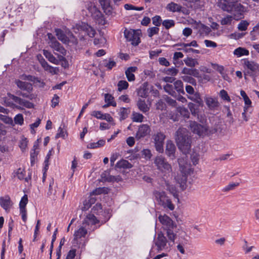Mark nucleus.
<instances>
[{"label": "nucleus", "instance_id": "c756f323", "mask_svg": "<svg viewBox=\"0 0 259 259\" xmlns=\"http://www.w3.org/2000/svg\"><path fill=\"white\" fill-rule=\"evenodd\" d=\"M130 113V110L129 108L124 107L120 108L118 111V114L120 116V120L121 121L125 119L128 117V115Z\"/></svg>", "mask_w": 259, "mask_h": 259}, {"label": "nucleus", "instance_id": "1a4fd4ad", "mask_svg": "<svg viewBox=\"0 0 259 259\" xmlns=\"http://www.w3.org/2000/svg\"><path fill=\"white\" fill-rule=\"evenodd\" d=\"M169 242H170L169 239L167 240L162 232L157 234V238L154 240L155 245L158 252L164 249H170L172 246H169Z\"/></svg>", "mask_w": 259, "mask_h": 259}, {"label": "nucleus", "instance_id": "e2e57ef3", "mask_svg": "<svg viewBox=\"0 0 259 259\" xmlns=\"http://www.w3.org/2000/svg\"><path fill=\"white\" fill-rule=\"evenodd\" d=\"M92 211L94 213L99 214L100 212H102V207L100 203H97L93 208Z\"/></svg>", "mask_w": 259, "mask_h": 259}, {"label": "nucleus", "instance_id": "5fc2aeb1", "mask_svg": "<svg viewBox=\"0 0 259 259\" xmlns=\"http://www.w3.org/2000/svg\"><path fill=\"white\" fill-rule=\"evenodd\" d=\"M159 29L158 27H153L149 28L147 30L148 36L152 37L154 35L157 34L159 32Z\"/></svg>", "mask_w": 259, "mask_h": 259}, {"label": "nucleus", "instance_id": "c03bdc74", "mask_svg": "<svg viewBox=\"0 0 259 259\" xmlns=\"http://www.w3.org/2000/svg\"><path fill=\"white\" fill-rule=\"evenodd\" d=\"M249 23L246 20H241L238 24L237 28L239 31H245L247 29Z\"/></svg>", "mask_w": 259, "mask_h": 259}, {"label": "nucleus", "instance_id": "ddd939ff", "mask_svg": "<svg viewBox=\"0 0 259 259\" xmlns=\"http://www.w3.org/2000/svg\"><path fill=\"white\" fill-rule=\"evenodd\" d=\"M99 222L93 214H89L84 219L82 225L90 230H94L97 228L94 226Z\"/></svg>", "mask_w": 259, "mask_h": 259}, {"label": "nucleus", "instance_id": "f3484780", "mask_svg": "<svg viewBox=\"0 0 259 259\" xmlns=\"http://www.w3.org/2000/svg\"><path fill=\"white\" fill-rule=\"evenodd\" d=\"M18 88L23 91H26L30 93L33 91L32 84L29 82L22 81L19 79H16L15 81Z\"/></svg>", "mask_w": 259, "mask_h": 259}, {"label": "nucleus", "instance_id": "052dcab7", "mask_svg": "<svg viewBox=\"0 0 259 259\" xmlns=\"http://www.w3.org/2000/svg\"><path fill=\"white\" fill-rule=\"evenodd\" d=\"M240 95L243 98V100L244 101L245 104L246 105H251V101L249 99V98H248L247 95H246V94L245 92V91H244L243 90H241V91H240Z\"/></svg>", "mask_w": 259, "mask_h": 259}, {"label": "nucleus", "instance_id": "f704fd0d", "mask_svg": "<svg viewBox=\"0 0 259 259\" xmlns=\"http://www.w3.org/2000/svg\"><path fill=\"white\" fill-rule=\"evenodd\" d=\"M44 55L46 57L48 60L54 64H57L58 63V60L53 55V54L48 50H44Z\"/></svg>", "mask_w": 259, "mask_h": 259}, {"label": "nucleus", "instance_id": "412c9836", "mask_svg": "<svg viewBox=\"0 0 259 259\" xmlns=\"http://www.w3.org/2000/svg\"><path fill=\"white\" fill-rule=\"evenodd\" d=\"M205 101L206 105L210 109H213L219 106V103L215 98L206 97Z\"/></svg>", "mask_w": 259, "mask_h": 259}, {"label": "nucleus", "instance_id": "3c124183", "mask_svg": "<svg viewBox=\"0 0 259 259\" xmlns=\"http://www.w3.org/2000/svg\"><path fill=\"white\" fill-rule=\"evenodd\" d=\"M128 85L129 84L126 81L120 80L117 84L118 90L120 92L123 90H126L128 87Z\"/></svg>", "mask_w": 259, "mask_h": 259}, {"label": "nucleus", "instance_id": "79ce46f5", "mask_svg": "<svg viewBox=\"0 0 259 259\" xmlns=\"http://www.w3.org/2000/svg\"><path fill=\"white\" fill-rule=\"evenodd\" d=\"M144 116L138 112H133L132 114V120L134 122H142L144 119Z\"/></svg>", "mask_w": 259, "mask_h": 259}, {"label": "nucleus", "instance_id": "473e14b6", "mask_svg": "<svg viewBox=\"0 0 259 259\" xmlns=\"http://www.w3.org/2000/svg\"><path fill=\"white\" fill-rule=\"evenodd\" d=\"M165 138V136L161 132H158L153 136L154 143H164Z\"/></svg>", "mask_w": 259, "mask_h": 259}, {"label": "nucleus", "instance_id": "9b49d317", "mask_svg": "<svg viewBox=\"0 0 259 259\" xmlns=\"http://www.w3.org/2000/svg\"><path fill=\"white\" fill-rule=\"evenodd\" d=\"M124 36L128 41L133 46H137L140 42V34L136 30L125 29L124 32Z\"/></svg>", "mask_w": 259, "mask_h": 259}, {"label": "nucleus", "instance_id": "4be33fe9", "mask_svg": "<svg viewBox=\"0 0 259 259\" xmlns=\"http://www.w3.org/2000/svg\"><path fill=\"white\" fill-rule=\"evenodd\" d=\"M103 10L106 14L111 13L112 8L110 5V0H98Z\"/></svg>", "mask_w": 259, "mask_h": 259}, {"label": "nucleus", "instance_id": "2eb2a0df", "mask_svg": "<svg viewBox=\"0 0 259 259\" xmlns=\"http://www.w3.org/2000/svg\"><path fill=\"white\" fill-rule=\"evenodd\" d=\"M151 132L150 126L147 124H143L139 126L136 135V138L140 140L148 135Z\"/></svg>", "mask_w": 259, "mask_h": 259}, {"label": "nucleus", "instance_id": "69168bd1", "mask_svg": "<svg viewBox=\"0 0 259 259\" xmlns=\"http://www.w3.org/2000/svg\"><path fill=\"white\" fill-rule=\"evenodd\" d=\"M142 154L146 160H149L152 157L151 151L149 149H146L142 151Z\"/></svg>", "mask_w": 259, "mask_h": 259}, {"label": "nucleus", "instance_id": "13d9d810", "mask_svg": "<svg viewBox=\"0 0 259 259\" xmlns=\"http://www.w3.org/2000/svg\"><path fill=\"white\" fill-rule=\"evenodd\" d=\"M187 244V240H185L184 241H180L178 244L177 248V249L182 253L185 254V250L184 249V246Z\"/></svg>", "mask_w": 259, "mask_h": 259}, {"label": "nucleus", "instance_id": "aec40b11", "mask_svg": "<svg viewBox=\"0 0 259 259\" xmlns=\"http://www.w3.org/2000/svg\"><path fill=\"white\" fill-rule=\"evenodd\" d=\"M187 98L196 103L198 106H202L203 105V102L201 98L200 95L199 93L197 92L193 93V94L187 95Z\"/></svg>", "mask_w": 259, "mask_h": 259}, {"label": "nucleus", "instance_id": "b1692460", "mask_svg": "<svg viewBox=\"0 0 259 259\" xmlns=\"http://www.w3.org/2000/svg\"><path fill=\"white\" fill-rule=\"evenodd\" d=\"M137 70V67L132 66L128 67L125 71V74L129 81H134L135 80V75L133 72H135Z\"/></svg>", "mask_w": 259, "mask_h": 259}, {"label": "nucleus", "instance_id": "37998d69", "mask_svg": "<svg viewBox=\"0 0 259 259\" xmlns=\"http://www.w3.org/2000/svg\"><path fill=\"white\" fill-rule=\"evenodd\" d=\"M28 203V197L26 194H24V195L22 197L20 203H19V208L20 210H26V206Z\"/></svg>", "mask_w": 259, "mask_h": 259}, {"label": "nucleus", "instance_id": "0eeeda50", "mask_svg": "<svg viewBox=\"0 0 259 259\" xmlns=\"http://www.w3.org/2000/svg\"><path fill=\"white\" fill-rule=\"evenodd\" d=\"M154 195L159 204L162 206L164 208L168 209L170 210H173L175 209V205L172 203L170 199L166 195L164 192L156 191L154 192Z\"/></svg>", "mask_w": 259, "mask_h": 259}, {"label": "nucleus", "instance_id": "680f3d73", "mask_svg": "<svg viewBox=\"0 0 259 259\" xmlns=\"http://www.w3.org/2000/svg\"><path fill=\"white\" fill-rule=\"evenodd\" d=\"M107 193V191L105 188L99 187V188H96V189L93 190L92 192V194L93 195H100V194H101L103 193Z\"/></svg>", "mask_w": 259, "mask_h": 259}, {"label": "nucleus", "instance_id": "bb28decb", "mask_svg": "<svg viewBox=\"0 0 259 259\" xmlns=\"http://www.w3.org/2000/svg\"><path fill=\"white\" fill-rule=\"evenodd\" d=\"M182 73L185 74V75H191L197 77L199 76V71L196 69L188 68L184 67L182 71Z\"/></svg>", "mask_w": 259, "mask_h": 259}, {"label": "nucleus", "instance_id": "f8f14e48", "mask_svg": "<svg viewBox=\"0 0 259 259\" xmlns=\"http://www.w3.org/2000/svg\"><path fill=\"white\" fill-rule=\"evenodd\" d=\"M189 127L193 133L199 136L208 134V130L205 126L198 124L195 121H190Z\"/></svg>", "mask_w": 259, "mask_h": 259}, {"label": "nucleus", "instance_id": "49530a36", "mask_svg": "<svg viewBox=\"0 0 259 259\" xmlns=\"http://www.w3.org/2000/svg\"><path fill=\"white\" fill-rule=\"evenodd\" d=\"M23 78L24 80H27L30 81H32L34 83L40 82V80L39 78L35 77L34 76H32L31 75H26V74H23L22 75Z\"/></svg>", "mask_w": 259, "mask_h": 259}, {"label": "nucleus", "instance_id": "a19ab883", "mask_svg": "<svg viewBox=\"0 0 259 259\" xmlns=\"http://www.w3.org/2000/svg\"><path fill=\"white\" fill-rule=\"evenodd\" d=\"M184 62L187 66L191 67H194L198 64L196 60L190 57L185 58Z\"/></svg>", "mask_w": 259, "mask_h": 259}, {"label": "nucleus", "instance_id": "cd10ccee", "mask_svg": "<svg viewBox=\"0 0 259 259\" xmlns=\"http://www.w3.org/2000/svg\"><path fill=\"white\" fill-rule=\"evenodd\" d=\"M137 105L138 109L144 113L148 112L150 109V108L148 106L145 100L142 99H139L137 101Z\"/></svg>", "mask_w": 259, "mask_h": 259}, {"label": "nucleus", "instance_id": "6e6d98bb", "mask_svg": "<svg viewBox=\"0 0 259 259\" xmlns=\"http://www.w3.org/2000/svg\"><path fill=\"white\" fill-rule=\"evenodd\" d=\"M175 23L173 20H165L162 22V25L166 29L175 26Z\"/></svg>", "mask_w": 259, "mask_h": 259}, {"label": "nucleus", "instance_id": "7ed1b4c3", "mask_svg": "<svg viewBox=\"0 0 259 259\" xmlns=\"http://www.w3.org/2000/svg\"><path fill=\"white\" fill-rule=\"evenodd\" d=\"M158 220L163 226V228L166 231V236L170 242L168 243L169 246H173L176 238V234L173 231V229L176 228L177 225L174 221L167 215H160Z\"/></svg>", "mask_w": 259, "mask_h": 259}, {"label": "nucleus", "instance_id": "2f4dec72", "mask_svg": "<svg viewBox=\"0 0 259 259\" xmlns=\"http://www.w3.org/2000/svg\"><path fill=\"white\" fill-rule=\"evenodd\" d=\"M233 53L237 57H240L244 55H248L249 51L245 48L239 47L234 50Z\"/></svg>", "mask_w": 259, "mask_h": 259}, {"label": "nucleus", "instance_id": "6ab92c4d", "mask_svg": "<svg viewBox=\"0 0 259 259\" xmlns=\"http://www.w3.org/2000/svg\"><path fill=\"white\" fill-rule=\"evenodd\" d=\"M176 147L175 144L171 141H168L166 145L165 152L166 155L171 159L175 158Z\"/></svg>", "mask_w": 259, "mask_h": 259}, {"label": "nucleus", "instance_id": "4d7b16f0", "mask_svg": "<svg viewBox=\"0 0 259 259\" xmlns=\"http://www.w3.org/2000/svg\"><path fill=\"white\" fill-rule=\"evenodd\" d=\"M50 46L57 51L61 52V49L64 50L63 47L57 40H55V41L50 43Z\"/></svg>", "mask_w": 259, "mask_h": 259}, {"label": "nucleus", "instance_id": "a878e982", "mask_svg": "<svg viewBox=\"0 0 259 259\" xmlns=\"http://www.w3.org/2000/svg\"><path fill=\"white\" fill-rule=\"evenodd\" d=\"M184 57V55L182 53L179 52H176L174 54L172 58V61L174 64L176 66H179L183 64V62L180 60Z\"/></svg>", "mask_w": 259, "mask_h": 259}, {"label": "nucleus", "instance_id": "09e8293b", "mask_svg": "<svg viewBox=\"0 0 259 259\" xmlns=\"http://www.w3.org/2000/svg\"><path fill=\"white\" fill-rule=\"evenodd\" d=\"M182 80L187 83H189L193 85H196L197 84L196 80L192 77L189 75H184L181 77Z\"/></svg>", "mask_w": 259, "mask_h": 259}, {"label": "nucleus", "instance_id": "58836bf2", "mask_svg": "<svg viewBox=\"0 0 259 259\" xmlns=\"http://www.w3.org/2000/svg\"><path fill=\"white\" fill-rule=\"evenodd\" d=\"M39 153V151H30V164L31 166H34L35 162L37 161V155Z\"/></svg>", "mask_w": 259, "mask_h": 259}, {"label": "nucleus", "instance_id": "338daca9", "mask_svg": "<svg viewBox=\"0 0 259 259\" xmlns=\"http://www.w3.org/2000/svg\"><path fill=\"white\" fill-rule=\"evenodd\" d=\"M0 119L7 124H12L13 123L12 118L6 115H3L2 114H0Z\"/></svg>", "mask_w": 259, "mask_h": 259}, {"label": "nucleus", "instance_id": "c9c22d12", "mask_svg": "<svg viewBox=\"0 0 259 259\" xmlns=\"http://www.w3.org/2000/svg\"><path fill=\"white\" fill-rule=\"evenodd\" d=\"M105 102L107 103V106H112L115 107L116 103L114 100V97L109 94L104 95Z\"/></svg>", "mask_w": 259, "mask_h": 259}, {"label": "nucleus", "instance_id": "603ef678", "mask_svg": "<svg viewBox=\"0 0 259 259\" xmlns=\"http://www.w3.org/2000/svg\"><path fill=\"white\" fill-rule=\"evenodd\" d=\"M178 111L180 113L181 115L185 118H189V112L188 110L184 107H179L178 108Z\"/></svg>", "mask_w": 259, "mask_h": 259}, {"label": "nucleus", "instance_id": "20e7f679", "mask_svg": "<svg viewBox=\"0 0 259 259\" xmlns=\"http://www.w3.org/2000/svg\"><path fill=\"white\" fill-rule=\"evenodd\" d=\"M154 164L162 175L163 178L170 176L172 172V167L166 159L161 155L157 156L154 159Z\"/></svg>", "mask_w": 259, "mask_h": 259}, {"label": "nucleus", "instance_id": "4c0bfd02", "mask_svg": "<svg viewBox=\"0 0 259 259\" xmlns=\"http://www.w3.org/2000/svg\"><path fill=\"white\" fill-rule=\"evenodd\" d=\"M103 65L108 70H111L116 65V63L113 60L109 59V60H104Z\"/></svg>", "mask_w": 259, "mask_h": 259}, {"label": "nucleus", "instance_id": "864d4df0", "mask_svg": "<svg viewBox=\"0 0 259 259\" xmlns=\"http://www.w3.org/2000/svg\"><path fill=\"white\" fill-rule=\"evenodd\" d=\"M124 8L126 10H136V11H142L144 9L143 7H136L131 4H126L124 5Z\"/></svg>", "mask_w": 259, "mask_h": 259}, {"label": "nucleus", "instance_id": "f257e3e1", "mask_svg": "<svg viewBox=\"0 0 259 259\" xmlns=\"http://www.w3.org/2000/svg\"><path fill=\"white\" fill-rule=\"evenodd\" d=\"M175 140L180 150L185 154L189 153L191 148V140L185 128H179L176 133Z\"/></svg>", "mask_w": 259, "mask_h": 259}, {"label": "nucleus", "instance_id": "39448f33", "mask_svg": "<svg viewBox=\"0 0 259 259\" xmlns=\"http://www.w3.org/2000/svg\"><path fill=\"white\" fill-rule=\"evenodd\" d=\"M179 164L180 170L182 174V177L179 179L178 177H175L176 181L180 185L181 187H183V185L186 182V175L189 172L190 166L187 162L186 157H182L178 159Z\"/></svg>", "mask_w": 259, "mask_h": 259}, {"label": "nucleus", "instance_id": "de8ad7c7", "mask_svg": "<svg viewBox=\"0 0 259 259\" xmlns=\"http://www.w3.org/2000/svg\"><path fill=\"white\" fill-rule=\"evenodd\" d=\"M166 184V187H167L166 189L168 191H169L171 194H172V195L174 196V197L175 198H177L179 200L178 194V192L176 189V187L172 185H170L169 184H168L167 183Z\"/></svg>", "mask_w": 259, "mask_h": 259}, {"label": "nucleus", "instance_id": "393cba45", "mask_svg": "<svg viewBox=\"0 0 259 259\" xmlns=\"http://www.w3.org/2000/svg\"><path fill=\"white\" fill-rule=\"evenodd\" d=\"M88 229L84 226H81L77 231L74 233V237L75 239H79L81 237H84L87 234Z\"/></svg>", "mask_w": 259, "mask_h": 259}, {"label": "nucleus", "instance_id": "e433bc0d", "mask_svg": "<svg viewBox=\"0 0 259 259\" xmlns=\"http://www.w3.org/2000/svg\"><path fill=\"white\" fill-rule=\"evenodd\" d=\"M105 140L101 139L97 142H93L89 144L88 145V148L95 149L103 147L105 144Z\"/></svg>", "mask_w": 259, "mask_h": 259}, {"label": "nucleus", "instance_id": "dca6fc26", "mask_svg": "<svg viewBox=\"0 0 259 259\" xmlns=\"http://www.w3.org/2000/svg\"><path fill=\"white\" fill-rule=\"evenodd\" d=\"M243 64L244 68H247L252 72H256L258 70V64L253 61L245 59L243 60Z\"/></svg>", "mask_w": 259, "mask_h": 259}, {"label": "nucleus", "instance_id": "4468645a", "mask_svg": "<svg viewBox=\"0 0 259 259\" xmlns=\"http://www.w3.org/2000/svg\"><path fill=\"white\" fill-rule=\"evenodd\" d=\"M8 96L12 99L15 102L22 105L27 108L31 109L34 107L33 103L29 101L21 99V98L16 96L10 93H7Z\"/></svg>", "mask_w": 259, "mask_h": 259}, {"label": "nucleus", "instance_id": "8fccbe9b", "mask_svg": "<svg viewBox=\"0 0 259 259\" xmlns=\"http://www.w3.org/2000/svg\"><path fill=\"white\" fill-rule=\"evenodd\" d=\"M56 34L58 38L63 43H65V33L60 28L55 29Z\"/></svg>", "mask_w": 259, "mask_h": 259}, {"label": "nucleus", "instance_id": "9d476101", "mask_svg": "<svg viewBox=\"0 0 259 259\" xmlns=\"http://www.w3.org/2000/svg\"><path fill=\"white\" fill-rule=\"evenodd\" d=\"M66 52L67 51L69 53L73 52L76 50L77 47V38L74 36L71 32L66 29Z\"/></svg>", "mask_w": 259, "mask_h": 259}, {"label": "nucleus", "instance_id": "7c9ffc66", "mask_svg": "<svg viewBox=\"0 0 259 259\" xmlns=\"http://www.w3.org/2000/svg\"><path fill=\"white\" fill-rule=\"evenodd\" d=\"M115 167L119 168H130L132 167V164L127 160L122 159L117 162Z\"/></svg>", "mask_w": 259, "mask_h": 259}, {"label": "nucleus", "instance_id": "5701e85b", "mask_svg": "<svg viewBox=\"0 0 259 259\" xmlns=\"http://www.w3.org/2000/svg\"><path fill=\"white\" fill-rule=\"evenodd\" d=\"M39 62L41 66L44 68L45 70L48 71L49 72L54 74H57V72L56 70V68H54L53 67L49 65L48 62L45 60V59L42 58L41 59L39 60Z\"/></svg>", "mask_w": 259, "mask_h": 259}, {"label": "nucleus", "instance_id": "774afa93", "mask_svg": "<svg viewBox=\"0 0 259 259\" xmlns=\"http://www.w3.org/2000/svg\"><path fill=\"white\" fill-rule=\"evenodd\" d=\"M254 33H256L257 35H259V22L253 27L252 30L250 31V35L253 36V38H252V40L255 39V35Z\"/></svg>", "mask_w": 259, "mask_h": 259}, {"label": "nucleus", "instance_id": "a18cd8bd", "mask_svg": "<svg viewBox=\"0 0 259 259\" xmlns=\"http://www.w3.org/2000/svg\"><path fill=\"white\" fill-rule=\"evenodd\" d=\"M164 90L166 92L171 96H174L176 95L174 85L172 84L167 83L164 86Z\"/></svg>", "mask_w": 259, "mask_h": 259}, {"label": "nucleus", "instance_id": "bf43d9fd", "mask_svg": "<svg viewBox=\"0 0 259 259\" xmlns=\"http://www.w3.org/2000/svg\"><path fill=\"white\" fill-rule=\"evenodd\" d=\"M14 120L16 124H19L20 125H22L24 123V118L23 115L20 113L17 114L15 116Z\"/></svg>", "mask_w": 259, "mask_h": 259}, {"label": "nucleus", "instance_id": "72a5a7b5", "mask_svg": "<svg viewBox=\"0 0 259 259\" xmlns=\"http://www.w3.org/2000/svg\"><path fill=\"white\" fill-rule=\"evenodd\" d=\"M174 85L175 90H176L179 94H185L183 83L181 80H176L174 82Z\"/></svg>", "mask_w": 259, "mask_h": 259}, {"label": "nucleus", "instance_id": "ea45409f", "mask_svg": "<svg viewBox=\"0 0 259 259\" xmlns=\"http://www.w3.org/2000/svg\"><path fill=\"white\" fill-rule=\"evenodd\" d=\"M233 19L232 16L227 15L221 20L220 23L222 25H231Z\"/></svg>", "mask_w": 259, "mask_h": 259}, {"label": "nucleus", "instance_id": "a211bd4d", "mask_svg": "<svg viewBox=\"0 0 259 259\" xmlns=\"http://www.w3.org/2000/svg\"><path fill=\"white\" fill-rule=\"evenodd\" d=\"M12 204L10 197L8 195L0 197V205L7 212L9 211Z\"/></svg>", "mask_w": 259, "mask_h": 259}, {"label": "nucleus", "instance_id": "c85d7f7f", "mask_svg": "<svg viewBox=\"0 0 259 259\" xmlns=\"http://www.w3.org/2000/svg\"><path fill=\"white\" fill-rule=\"evenodd\" d=\"M182 6L180 5L171 2L168 4L166 6V9L170 12H180L182 10Z\"/></svg>", "mask_w": 259, "mask_h": 259}, {"label": "nucleus", "instance_id": "f03ea898", "mask_svg": "<svg viewBox=\"0 0 259 259\" xmlns=\"http://www.w3.org/2000/svg\"><path fill=\"white\" fill-rule=\"evenodd\" d=\"M219 7L224 11H226L233 15L234 19L237 21L243 18L244 7L237 2H230L228 3H220Z\"/></svg>", "mask_w": 259, "mask_h": 259}, {"label": "nucleus", "instance_id": "6e6552de", "mask_svg": "<svg viewBox=\"0 0 259 259\" xmlns=\"http://www.w3.org/2000/svg\"><path fill=\"white\" fill-rule=\"evenodd\" d=\"M72 30L76 34L78 32H84L91 37H93L96 34L95 30L92 27L84 22L76 24L75 26L72 27Z\"/></svg>", "mask_w": 259, "mask_h": 259}, {"label": "nucleus", "instance_id": "0e129e2a", "mask_svg": "<svg viewBox=\"0 0 259 259\" xmlns=\"http://www.w3.org/2000/svg\"><path fill=\"white\" fill-rule=\"evenodd\" d=\"M220 96L223 100L230 102V98L225 90H222L220 92Z\"/></svg>", "mask_w": 259, "mask_h": 259}, {"label": "nucleus", "instance_id": "423d86ee", "mask_svg": "<svg viewBox=\"0 0 259 259\" xmlns=\"http://www.w3.org/2000/svg\"><path fill=\"white\" fill-rule=\"evenodd\" d=\"M86 8L90 13L91 17L96 21V22L101 25H104L106 21L103 14L98 8L92 3L87 4Z\"/></svg>", "mask_w": 259, "mask_h": 259}]
</instances>
